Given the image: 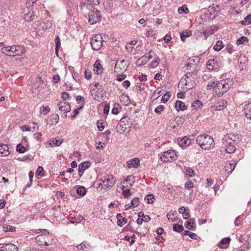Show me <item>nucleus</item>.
<instances>
[{
  "instance_id": "obj_1",
  "label": "nucleus",
  "mask_w": 251,
  "mask_h": 251,
  "mask_svg": "<svg viewBox=\"0 0 251 251\" xmlns=\"http://www.w3.org/2000/svg\"><path fill=\"white\" fill-rule=\"evenodd\" d=\"M80 6L81 10L85 12L89 11L88 13V22L91 25L95 24L100 20L101 16L100 11L89 1L80 3Z\"/></svg>"
},
{
  "instance_id": "obj_2",
  "label": "nucleus",
  "mask_w": 251,
  "mask_h": 251,
  "mask_svg": "<svg viewBox=\"0 0 251 251\" xmlns=\"http://www.w3.org/2000/svg\"><path fill=\"white\" fill-rule=\"evenodd\" d=\"M233 84L232 79L229 78L218 81L217 87L215 88L216 95L220 97L226 93Z\"/></svg>"
},
{
  "instance_id": "obj_3",
  "label": "nucleus",
  "mask_w": 251,
  "mask_h": 251,
  "mask_svg": "<svg viewBox=\"0 0 251 251\" xmlns=\"http://www.w3.org/2000/svg\"><path fill=\"white\" fill-rule=\"evenodd\" d=\"M196 142L204 150H209L214 147V140L210 136L204 134L199 135Z\"/></svg>"
},
{
  "instance_id": "obj_4",
  "label": "nucleus",
  "mask_w": 251,
  "mask_h": 251,
  "mask_svg": "<svg viewBox=\"0 0 251 251\" xmlns=\"http://www.w3.org/2000/svg\"><path fill=\"white\" fill-rule=\"evenodd\" d=\"M131 119L128 116L123 117L119 121L117 126V131L120 133H128L131 130Z\"/></svg>"
},
{
  "instance_id": "obj_5",
  "label": "nucleus",
  "mask_w": 251,
  "mask_h": 251,
  "mask_svg": "<svg viewBox=\"0 0 251 251\" xmlns=\"http://www.w3.org/2000/svg\"><path fill=\"white\" fill-rule=\"evenodd\" d=\"M191 75L190 73L187 72L186 74L185 75L184 77H182L178 84V85H181L182 86H185V88L187 90H189L193 88L195 85V81L193 79L190 77V75Z\"/></svg>"
},
{
  "instance_id": "obj_6",
  "label": "nucleus",
  "mask_w": 251,
  "mask_h": 251,
  "mask_svg": "<svg viewBox=\"0 0 251 251\" xmlns=\"http://www.w3.org/2000/svg\"><path fill=\"white\" fill-rule=\"evenodd\" d=\"M8 50L5 55L10 56H15L16 55H21L24 52V49L20 46H12L8 47Z\"/></svg>"
},
{
  "instance_id": "obj_7",
  "label": "nucleus",
  "mask_w": 251,
  "mask_h": 251,
  "mask_svg": "<svg viewBox=\"0 0 251 251\" xmlns=\"http://www.w3.org/2000/svg\"><path fill=\"white\" fill-rule=\"evenodd\" d=\"M176 155L175 151L174 150H169L163 152L160 156V159L164 162L171 161L176 159Z\"/></svg>"
},
{
  "instance_id": "obj_8",
  "label": "nucleus",
  "mask_w": 251,
  "mask_h": 251,
  "mask_svg": "<svg viewBox=\"0 0 251 251\" xmlns=\"http://www.w3.org/2000/svg\"><path fill=\"white\" fill-rule=\"evenodd\" d=\"M102 37L100 35H96L91 41V45L94 50H99L102 45Z\"/></svg>"
},
{
  "instance_id": "obj_9",
  "label": "nucleus",
  "mask_w": 251,
  "mask_h": 251,
  "mask_svg": "<svg viewBox=\"0 0 251 251\" xmlns=\"http://www.w3.org/2000/svg\"><path fill=\"white\" fill-rule=\"evenodd\" d=\"M221 64L222 63L218 58L209 60L206 63L207 68L209 70H217Z\"/></svg>"
},
{
  "instance_id": "obj_10",
  "label": "nucleus",
  "mask_w": 251,
  "mask_h": 251,
  "mask_svg": "<svg viewBox=\"0 0 251 251\" xmlns=\"http://www.w3.org/2000/svg\"><path fill=\"white\" fill-rule=\"evenodd\" d=\"M128 63H126L124 59L117 60L115 66V72L117 73H122L126 71L128 67Z\"/></svg>"
},
{
  "instance_id": "obj_11",
  "label": "nucleus",
  "mask_w": 251,
  "mask_h": 251,
  "mask_svg": "<svg viewBox=\"0 0 251 251\" xmlns=\"http://www.w3.org/2000/svg\"><path fill=\"white\" fill-rule=\"evenodd\" d=\"M57 105L59 110L64 112V117H66L67 116L66 113L71 110V106L69 103L67 101H60L58 103Z\"/></svg>"
},
{
  "instance_id": "obj_12",
  "label": "nucleus",
  "mask_w": 251,
  "mask_h": 251,
  "mask_svg": "<svg viewBox=\"0 0 251 251\" xmlns=\"http://www.w3.org/2000/svg\"><path fill=\"white\" fill-rule=\"evenodd\" d=\"M105 184V187L106 188H111L115 183V177L113 176H108L106 177H103Z\"/></svg>"
},
{
  "instance_id": "obj_13",
  "label": "nucleus",
  "mask_w": 251,
  "mask_h": 251,
  "mask_svg": "<svg viewBox=\"0 0 251 251\" xmlns=\"http://www.w3.org/2000/svg\"><path fill=\"white\" fill-rule=\"evenodd\" d=\"M90 166V163L88 161H85L84 162H82L80 163L78 165V174L79 177H81L83 174L84 171L88 169Z\"/></svg>"
},
{
  "instance_id": "obj_14",
  "label": "nucleus",
  "mask_w": 251,
  "mask_h": 251,
  "mask_svg": "<svg viewBox=\"0 0 251 251\" xmlns=\"http://www.w3.org/2000/svg\"><path fill=\"white\" fill-rule=\"evenodd\" d=\"M59 121V116L57 114H53L50 115L47 120V124L49 125H52L58 123Z\"/></svg>"
},
{
  "instance_id": "obj_15",
  "label": "nucleus",
  "mask_w": 251,
  "mask_h": 251,
  "mask_svg": "<svg viewBox=\"0 0 251 251\" xmlns=\"http://www.w3.org/2000/svg\"><path fill=\"white\" fill-rule=\"evenodd\" d=\"M217 29L218 27L217 26L213 25L203 30V33L205 36V39H206L210 35L214 34Z\"/></svg>"
},
{
  "instance_id": "obj_16",
  "label": "nucleus",
  "mask_w": 251,
  "mask_h": 251,
  "mask_svg": "<svg viewBox=\"0 0 251 251\" xmlns=\"http://www.w3.org/2000/svg\"><path fill=\"white\" fill-rule=\"evenodd\" d=\"M237 162L234 160L230 161L228 164L225 166V171L230 174L235 168Z\"/></svg>"
},
{
  "instance_id": "obj_17",
  "label": "nucleus",
  "mask_w": 251,
  "mask_h": 251,
  "mask_svg": "<svg viewBox=\"0 0 251 251\" xmlns=\"http://www.w3.org/2000/svg\"><path fill=\"white\" fill-rule=\"evenodd\" d=\"M10 153L9 150V147L6 144L0 145V155L6 156H8Z\"/></svg>"
},
{
  "instance_id": "obj_18",
  "label": "nucleus",
  "mask_w": 251,
  "mask_h": 251,
  "mask_svg": "<svg viewBox=\"0 0 251 251\" xmlns=\"http://www.w3.org/2000/svg\"><path fill=\"white\" fill-rule=\"evenodd\" d=\"M1 247L3 251H18L17 247L12 243L5 244Z\"/></svg>"
},
{
  "instance_id": "obj_19",
  "label": "nucleus",
  "mask_w": 251,
  "mask_h": 251,
  "mask_svg": "<svg viewBox=\"0 0 251 251\" xmlns=\"http://www.w3.org/2000/svg\"><path fill=\"white\" fill-rule=\"evenodd\" d=\"M179 144L181 146H188L192 143V140L187 136L178 139Z\"/></svg>"
},
{
  "instance_id": "obj_20",
  "label": "nucleus",
  "mask_w": 251,
  "mask_h": 251,
  "mask_svg": "<svg viewBox=\"0 0 251 251\" xmlns=\"http://www.w3.org/2000/svg\"><path fill=\"white\" fill-rule=\"evenodd\" d=\"M152 51L151 50H150L149 52L146 53L143 56L138 58L136 61V64L139 66H141L145 64L148 61V60H147V54L151 53Z\"/></svg>"
},
{
  "instance_id": "obj_21",
  "label": "nucleus",
  "mask_w": 251,
  "mask_h": 251,
  "mask_svg": "<svg viewBox=\"0 0 251 251\" xmlns=\"http://www.w3.org/2000/svg\"><path fill=\"white\" fill-rule=\"evenodd\" d=\"M140 160L138 158H133L127 162L128 168H137L139 165Z\"/></svg>"
},
{
  "instance_id": "obj_22",
  "label": "nucleus",
  "mask_w": 251,
  "mask_h": 251,
  "mask_svg": "<svg viewBox=\"0 0 251 251\" xmlns=\"http://www.w3.org/2000/svg\"><path fill=\"white\" fill-rule=\"evenodd\" d=\"M230 241L229 237L224 238L218 243V246L220 248H226Z\"/></svg>"
},
{
  "instance_id": "obj_23",
  "label": "nucleus",
  "mask_w": 251,
  "mask_h": 251,
  "mask_svg": "<svg viewBox=\"0 0 251 251\" xmlns=\"http://www.w3.org/2000/svg\"><path fill=\"white\" fill-rule=\"evenodd\" d=\"M175 107L177 111H184L187 109V106L185 103L180 100H176L175 103Z\"/></svg>"
},
{
  "instance_id": "obj_24",
  "label": "nucleus",
  "mask_w": 251,
  "mask_h": 251,
  "mask_svg": "<svg viewBox=\"0 0 251 251\" xmlns=\"http://www.w3.org/2000/svg\"><path fill=\"white\" fill-rule=\"evenodd\" d=\"M245 117L251 120V103L245 104L244 107Z\"/></svg>"
},
{
  "instance_id": "obj_25",
  "label": "nucleus",
  "mask_w": 251,
  "mask_h": 251,
  "mask_svg": "<svg viewBox=\"0 0 251 251\" xmlns=\"http://www.w3.org/2000/svg\"><path fill=\"white\" fill-rule=\"evenodd\" d=\"M95 73L97 74H100L102 73L101 70L102 69L101 65L99 62V60H97L94 65Z\"/></svg>"
},
{
  "instance_id": "obj_26",
  "label": "nucleus",
  "mask_w": 251,
  "mask_h": 251,
  "mask_svg": "<svg viewBox=\"0 0 251 251\" xmlns=\"http://www.w3.org/2000/svg\"><path fill=\"white\" fill-rule=\"evenodd\" d=\"M227 143H228V145L226 146L225 151L228 153H233L236 150L235 147L231 144L230 142H227Z\"/></svg>"
},
{
  "instance_id": "obj_27",
  "label": "nucleus",
  "mask_w": 251,
  "mask_h": 251,
  "mask_svg": "<svg viewBox=\"0 0 251 251\" xmlns=\"http://www.w3.org/2000/svg\"><path fill=\"white\" fill-rule=\"evenodd\" d=\"M192 35V31L189 30H184L182 31L180 34V38L182 41H184L186 38Z\"/></svg>"
},
{
  "instance_id": "obj_28",
  "label": "nucleus",
  "mask_w": 251,
  "mask_h": 251,
  "mask_svg": "<svg viewBox=\"0 0 251 251\" xmlns=\"http://www.w3.org/2000/svg\"><path fill=\"white\" fill-rule=\"evenodd\" d=\"M219 103L220 104L216 107V110L218 111L223 110L227 106V101L225 100H221L219 102Z\"/></svg>"
},
{
  "instance_id": "obj_29",
  "label": "nucleus",
  "mask_w": 251,
  "mask_h": 251,
  "mask_svg": "<svg viewBox=\"0 0 251 251\" xmlns=\"http://www.w3.org/2000/svg\"><path fill=\"white\" fill-rule=\"evenodd\" d=\"M202 106V102L200 100H196L194 101L191 106L193 108V110H197L198 108H200L201 106Z\"/></svg>"
},
{
  "instance_id": "obj_30",
  "label": "nucleus",
  "mask_w": 251,
  "mask_h": 251,
  "mask_svg": "<svg viewBox=\"0 0 251 251\" xmlns=\"http://www.w3.org/2000/svg\"><path fill=\"white\" fill-rule=\"evenodd\" d=\"M34 12L32 11H29L28 13L25 14V19L26 21H32L34 18L33 17H34Z\"/></svg>"
},
{
  "instance_id": "obj_31",
  "label": "nucleus",
  "mask_w": 251,
  "mask_h": 251,
  "mask_svg": "<svg viewBox=\"0 0 251 251\" xmlns=\"http://www.w3.org/2000/svg\"><path fill=\"white\" fill-rule=\"evenodd\" d=\"M224 48V44L222 41H218L213 47V49L216 51H220Z\"/></svg>"
},
{
  "instance_id": "obj_32",
  "label": "nucleus",
  "mask_w": 251,
  "mask_h": 251,
  "mask_svg": "<svg viewBox=\"0 0 251 251\" xmlns=\"http://www.w3.org/2000/svg\"><path fill=\"white\" fill-rule=\"evenodd\" d=\"M76 193L80 196H84L86 193V189L84 186H79L76 190Z\"/></svg>"
},
{
  "instance_id": "obj_33",
  "label": "nucleus",
  "mask_w": 251,
  "mask_h": 251,
  "mask_svg": "<svg viewBox=\"0 0 251 251\" xmlns=\"http://www.w3.org/2000/svg\"><path fill=\"white\" fill-rule=\"evenodd\" d=\"M36 241L40 245H44V242H45L46 240L44 235H39L35 238Z\"/></svg>"
},
{
  "instance_id": "obj_34",
  "label": "nucleus",
  "mask_w": 251,
  "mask_h": 251,
  "mask_svg": "<svg viewBox=\"0 0 251 251\" xmlns=\"http://www.w3.org/2000/svg\"><path fill=\"white\" fill-rule=\"evenodd\" d=\"M167 218L169 220L170 219L172 222H175L177 220V213L176 211H175L172 214L169 213L167 215Z\"/></svg>"
},
{
  "instance_id": "obj_35",
  "label": "nucleus",
  "mask_w": 251,
  "mask_h": 251,
  "mask_svg": "<svg viewBox=\"0 0 251 251\" xmlns=\"http://www.w3.org/2000/svg\"><path fill=\"white\" fill-rule=\"evenodd\" d=\"M50 145L51 146H60L62 143V140H60L59 139H52L49 141Z\"/></svg>"
},
{
  "instance_id": "obj_36",
  "label": "nucleus",
  "mask_w": 251,
  "mask_h": 251,
  "mask_svg": "<svg viewBox=\"0 0 251 251\" xmlns=\"http://www.w3.org/2000/svg\"><path fill=\"white\" fill-rule=\"evenodd\" d=\"M173 230L180 233L184 230V227L181 225L175 224L173 225Z\"/></svg>"
},
{
  "instance_id": "obj_37",
  "label": "nucleus",
  "mask_w": 251,
  "mask_h": 251,
  "mask_svg": "<svg viewBox=\"0 0 251 251\" xmlns=\"http://www.w3.org/2000/svg\"><path fill=\"white\" fill-rule=\"evenodd\" d=\"M125 186H123V195L125 198H128L131 195L130 190L129 188L125 189Z\"/></svg>"
},
{
  "instance_id": "obj_38",
  "label": "nucleus",
  "mask_w": 251,
  "mask_h": 251,
  "mask_svg": "<svg viewBox=\"0 0 251 251\" xmlns=\"http://www.w3.org/2000/svg\"><path fill=\"white\" fill-rule=\"evenodd\" d=\"M56 45L55 52L57 54L59 49L61 47L60 39L58 36H57L55 39Z\"/></svg>"
},
{
  "instance_id": "obj_39",
  "label": "nucleus",
  "mask_w": 251,
  "mask_h": 251,
  "mask_svg": "<svg viewBox=\"0 0 251 251\" xmlns=\"http://www.w3.org/2000/svg\"><path fill=\"white\" fill-rule=\"evenodd\" d=\"M15 227L11 226H9L7 225H4L3 226V230H4L5 232L7 231H15Z\"/></svg>"
},
{
  "instance_id": "obj_40",
  "label": "nucleus",
  "mask_w": 251,
  "mask_h": 251,
  "mask_svg": "<svg viewBox=\"0 0 251 251\" xmlns=\"http://www.w3.org/2000/svg\"><path fill=\"white\" fill-rule=\"evenodd\" d=\"M183 234L185 235H188L191 238L193 239H197L198 237L197 234L188 230L184 231V232Z\"/></svg>"
},
{
  "instance_id": "obj_41",
  "label": "nucleus",
  "mask_w": 251,
  "mask_h": 251,
  "mask_svg": "<svg viewBox=\"0 0 251 251\" xmlns=\"http://www.w3.org/2000/svg\"><path fill=\"white\" fill-rule=\"evenodd\" d=\"M178 12L179 14H182L183 13L186 14L189 12V10L187 5L184 4L178 8Z\"/></svg>"
},
{
  "instance_id": "obj_42",
  "label": "nucleus",
  "mask_w": 251,
  "mask_h": 251,
  "mask_svg": "<svg viewBox=\"0 0 251 251\" xmlns=\"http://www.w3.org/2000/svg\"><path fill=\"white\" fill-rule=\"evenodd\" d=\"M248 41L249 40L247 37L242 36L237 40L236 43L237 45H241L245 42H248Z\"/></svg>"
},
{
  "instance_id": "obj_43",
  "label": "nucleus",
  "mask_w": 251,
  "mask_h": 251,
  "mask_svg": "<svg viewBox=\"0 0 251 251\" xmlns=\"http://www.w3.org/2000/svg\"><path fill=\"white\" fill-rule=\"evenodd\" d=\"M171 96V93L170 92H167L162 97L161 101L162 102H163L164 103H165L170 99Z\"/></svg>"
},
{
  "instance_id": "obj_44",
  "label": "nucleus",
  "mask_w": 251,
  "mask_h": 251,
  "mask_svg": "<svg viewBox=\"0 0 251 251\" xmlns=\"http://www.w3.org/2000/svg\"><path fill=\"white\" fill-rule=\"evenodd\" d=\"M50 111V108L49 106H42L40 108V112L43 114H47Z\"/></svg>"
},
{
  "instance_id": "obj_45",
  "label": "nucleus",
  "mask_w": 251,
  "mask_h": 251,
  "mask_svg": "<svg viewBox=\"0 0 251 251\" xmlns=\"http://www.w3.org/2000/svg\"><path fill=\"white\" fill-rule=\"evenodd\" d=\"M154 199V197L152 194H149L146 196L145 198V201H147V202L148 203H152L153 202V200Z\"/></svg>"
},
{
  "instance_id": "obj_46",
  "label": "nucleus",
  "mask_w": 251,
  "mask_h": 251,
  "mask_svg": "<svg viewBox=\"0 0 251 251\" xmlns=\"http://www.w3.org/2000/svg\"><path fill=\"white\" fill-rule=\"evenodd\" d=\"M16 150L19 153H24L25 151L26 150L25 147H24L22 144H19L17 146Z\"/></svg>"
},
{
  "instance_id": "obj_47",
  "label": "nucleus",
  "mask_w": 251,
  "mask_h": 251,
  "mask_svg": "<svg viewBox=\"0 0 251 251\" xmlns=\"http://www.w3.org/2000/svg\"><path fill=\"white\" fill-rule=\"evenodd\" d=\"M139 199L138 197L134 198L131 201V205L134 207H137L139 205Z\"/></svg>"
},
{
  "instance_id": "obj_48",
  "label": "nucleus",
  "mask_w": 251,
  "mask_h": 251,
  "mask_svg": "<svg viewBox=\"0 0 251 251\" xmlns=\"http://www.w3.org/2000/svg\"><path fill=\"white\" fill-rule=\"evenodd\" d=\"M105 186V184H104V182L103 181V178H100V179L97 184H96V187L98 188H99V187H101V188H103V186Z\"/></svg>"
},
{
  "instance_id": "obj_49",
  "label": "nucleus",
  "mask_w": 251,
  "mask_h": 251,
  "mask_svg": "<svg viewBox=\"0 0 251 251\" xmlns=\"http://www.w3.org/2000/svg\"><path fill=\"white\" fill-rule=\"evenodd\" d=\"M218 82V80L210 82L209 84L207 85V87H212L213 88L214 90L215 91V88L217 87Z\"/></svg>"
},
{
  "instance_id": "obj_50",
  "label": "nucleus",
  "mask_w": 251,
  "mask_h": 251,
  "mask_svg": "<svg viewBox=\"0 0 251 251\" xmlns=\"http://www.w3.org/2000/svg\"><path fill=\"white\" fill-rule=\"evenodd\" d=\"M160 59L158 57H156L155 59L151 62V65L152 67H155L160 63Z\"/></svg>"
},
{
  "instance_id": "obj_51",
  "label": "nucleus",
  "mask_w": 251,
  "mask_h": 251,
  "mask_svg": "<svg viewBox=\"0 0 251 251\" xmlns=\"http://www.w3.org/2000/svg\"><path fill=\"white\" fill-rule=\"evenodd\" d=\"M97 125L99 131H101L103 130L104 126H103V123L100 121L97 122Z\"/></svg>"
},
{
  "instance_id": "obj_52",
  "label": "nucleus",
  "mask_w": 251,
  "mask_h": 251,
  "mask_svg": "<svg viewBox=\"0 0 251 251\" xmlns=\"http://www.w3.org/2000/svg\"><path fill=\"white\" fill-rule=\"evenodd\" d=\"M164 109V106L162 105L158 106L154 110V112L157 114H160Z\"/></svg>"
},
{
  "instance_id": "obj_53",
  "label": "nucleus",
  "mask_w": 251,
  "mask_h": 251,
  "mask_svg": "<svg viewBox=\"0 0 251 251\" xmlns=\"http://www.w3.org/2000/svg\"><path fill=\"white\" fill-rule=\"evenodd\" d=\"M183 217L184 219H188L190 216L189 209H187L182 214Z\"/></svg>"
},
{
  "instance_id": "obj_54",
  "label": "nucleus",
  "mask_w": 251,
  "mask_h": 251,
  "mask_svg": "<svg viewBox=\"0 0 251 251\" xmlns=\"http://www.w3.org/2000/svg\"><path fill=\"white\" fill-rule=\"evenodd\" d=\"M186 175L189 176L190 177H192L194 173V171L191 168H187L186 170Z\"/></svg>"
},
{
  "instance_id": "obj_55",
  "label": "nucleus",
  "mask_w": 251,
  "mask_h": 251,
  "mask_svg": "<svg viewBox=\"0 0 251 251\" xmlns=\"http://www.w3.org/2000/svg\"><path fill=\"white\" fill-rule=\"evenodd\" d=\"M185 226L186 228H187L189 230H195V229H194V227H193V226L188 221L185 222Z\"/></svg>"
},
{
  "instance_id": "obj_56",
  "label": "nucleus",
  "mask_w": 251,
  "mask_h": 251,
  "mask_svg": "<svg viewBox=\"0 0 251 251\" xmlns=\"http://www.w3.org/2000/svg\"><path fill=\"white\" fill-rule=\"evenodd\" d=\"M119 104H118L117 103H116L114 105V107L112 110V112L113 114H117L119 112V109L118 108V107H119Z\"/></svg>"
},
{
  "instance_id": "obj_57",
  "label": "nucleus",
  "mask_w": 251,
  "mask_h": 251,
  "mask_svg": "<svg viewBox=\"0 0 251 251\" xmlns=\"http://www.w3.org/2000/svg\"><path fill=\"white\" fill-rule=\"evenodd\" d=\"M126 77V75L125 74H119L117 75V80L119 81H121L124 80Z\"/></svg>"
},
{
  "instance_id": "obj_58",
  "label": "nucleus",
  "mask_w": 251,
  "mask_h": 251,
  "mask_svg": "<svg viewBox=\"0 0 251 251\" xmlns=\"http://www.w3.org/2000/svg\"><path fill=\"white\" fill-rule=\"evenodd\" d=\"M185 187L188 189H190L193 187V183L190 181H188L185 184Z\"/></svg>"
},
{
  "instance_id": "obj_59",
  "label": "nucleus",
  "mask_w": 251,
  "mask_h": 251,
  "mask_svg": "<svg viewBox=\"0 0 251 251\" xmlns=\"http://www.w3.org/2000/svg\"><path fill=\"white\" fill-rule=\"evenodd\" d=\"M61 95V98L64 100H68L69 98V94L67 92H63Z\"/></svg>"
},
{
  "instance_id": "obj_60",
  "label": "nucleus",
  "mask_w": 251,
  "mask_h": 251,
  "mask_svg": "<svg viewBox=\"0 0 251 251\" xmlns=\"http://www.w3.org/2000/svg\"><path fill=\"white\" fill-rule=\"evenodd\" d=\"M44 169L41 166H40L38 168L37 171L36 172V175H39L41 176H43V174H42V173L43 172Z\"/></svg>"
},
{
  "instance_id": "obj_61",
  "label": "nucleus",
  "mask_w": 251,
  "mask_h": 251,
  "mask_svg": "<svg viewBox=\"0 0 251 251\" xmlns=\"http://www.w3.org/2000/svg\"><path fill=\"white\" fill-rule=\"evenodd\" d=\"M134 177L133 176H127L124 180V181L123 182V183H125V182H131V180H134Z\"/></svg>"
},
{
  "instance_id": "obj_62",
  "label": "nucleus",
  "mask_w": 251,
  "mask_h": 251,
  "mask_svg": "<svg viewBox=\"0 0 251 251\" xmlns=\"http://www.w3.org/2000/svg\"><path fill=\"white\" fill-rule=\"evenodd\" d=\"M226 50L229 53L231 54L233 50V46L230 45H228L226 48Z\"/></svg>"
},
{
  "instance_id": "obj_63",
  "label": "nucleus",
  "mask_w": 251,
  "mask_h": 251,
  "mask_svg": "<svg viewBox=\"0 0 251 251\" xmlns=\"http://www.w3.org/2000/svg\"><path fill=\"white\" fill-rule=\"evenodd\" d=\"M53 82L55 83H57L60 80V76L58 75H54L53 76Z\"/></svg>"
},
{
  "instance_id": "obj_64",
  "label": "nucleus",
  "mask_w": 251,
  "mask_h": 251,
  "mask_svg": "<svg viewBox=\"0 0 251 251\" xmlns=\"http://www.w3.org/2000/svg\"><path fill=\"white\" fill-rule=\"evenodd\" d=\"M245 20L248 23V25L251 24V14L248 15L245 18Z\"/></svg>"
}]
</instances>
